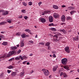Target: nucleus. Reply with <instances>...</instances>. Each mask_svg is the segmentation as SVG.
<instances>
[{
	"label": "nucleus",
	"instance_id": "1",
	"mask_svg": "<svg viewBox=\"0 0 79 79\" xmlns=\"http://www.w3.org/2000/svg\"><path fill=\"white\" fill-rule=\"evenodd\" d=\"M67 61L68 60L66 58L63 59L61 60V63L62 64H64V65L67 64Z\"/></svg>",
	"mask_w": 79,
	"mask_h": 79
},
{
	"label": "nucleus",
	"instance_id": "2",
	"mask_svg": "<svg viewBox=\"0 0 79 79\" xmlns=\"http://www.w3.org/2000/svg\"><path fill=\"white\" fill-rule=\"evenodd\" d=\"M15 51H12L8 53V55H7V57H9L10 56H11V55H13L14 53H15Z\"/></svg>",
	"mask_w": 79,
	"mask_h": 79
},
{
	"label": "nucleus",
	"instance_id": "3",
	"mask_svg": "<svg viewBox=\"0 0 79 79\" xmlns=\"http://www.w3.org/2000/svg\"><path fill=\"white\" fill-rule=\"evenodd\" d=\"M43 72L44 73V74L45 76H48L49 73L48 70L47 69H45L44 70V71H43Z\"/></svg>",
	"mask_w": 79,
	"mask_h": 79
},
{
	"label": "nucleus",
	"instance_id": "4",
	"mask_svg": "<svg viewBox=\"0 0 79 79\" xmlns=\"http://www.w3.org/2000/svg\"><path fill=\"white\" fill-rule=\"evenodd\" d=\"M64 50L65 52H67V53H69L70 52V50H69V47H66L64 48Z\"/></svg>",
	"mask_w": 79,
	"mask_h": 79
},
{
	"label": "nucleus",
	"instance_id": "5",
	"mask_svg": "<svg viewBox=\"0 0 79 79\" xmlns=\"http://www.w3.org/2000/svg\"><path fill=\"white\" fill-rule=\"evenodd\" d=\"M58 65H56L55 66H54L53 67V68L52 69L53 71V72H55V71H56V69L58 68Z\"/></svg>",
	"mask_w": 79,
	"mask_h": 79
},
{
	"label": "nucleus",
	"instance_id": "6",
	"mask_svg": "<svg viewBox=\"0 0 79 79\" xmlns=\"http://www.w3.org/2000/svg\"><path fill=\"white\" fill-rule=\"evenodd\" d=\"M53 17L52 16H50L49 17V21L50 23H52L53 22Z\"/></svg>",
	"mask_w": 79,
	"mask_h": 79
},
{
	"label": "nucleus",
	"instance_id": "7",
	"mask_svg": "<svg viewBox=\"0 0 79 79\" xmlns=\"http://www.w3.org/2000/svg\"><path fill=\"white\" fill-rule=\"evenodd\" d=\"M53 16L55 18H59V15L58 14L55 13L53 15Z\"/></svg>",
	"mask_w": 79,
	"mask_h": 79
},
{
	"label": "nucleus",
	"instance_id": "8",
	"mask_svg": "<svg viewBox=\"0 0 79 79\" xmlns=\"http://www.w3.org/2000/svg\"><path fill=\"white\" fill-rule=\"evenodd\" d=\"M47 14H49V11H46L44 12H42V15H47Z\"/></svg>",
	"mask_w": 79,
	"mask_h": 79
},
{
	"label": "nucleus",
	"instance_id": "9",
	"mask_svg": "<svg viewBox=\"0 0 79 79\" xmlns=\"http://www.w3.org/2000/svg\"><path fill=\"white\" fill-rule=\"evenodd\" d=\"M9 13L8 11H5L2 13V15H4V16L7 15H8Z\"/></svg>",
	"mask_w": 79,
	"mask_h": 79
},
{
	"label": "nucleus",
	"instance_id": "10",
	"mask_svg": "<svg viewBox=\"0 0 79 79\" xmlns=\"http://www.w3.org/2000/svg\"><path fill=\"white\" fill-rule=\"evenodd\" d=\"M40 22L43 23H45V21H46V20L45 19L41 18L40 19Z\"/></svg>",
	"mask_w": 79,
	"mask_h": 79
},
{
	"label": "nucleus",
	"instance_id": "11",
	"mask_svg": "<svg viewBox=\"0 0 79 79\" xmlns=\"http://www.w3.org/2000/svg\"><path fill=\"white\" fill-rule=\"evenodd\" d=\"M61 20L62 22H64L65 21V16L64 15H63L61 16Z\"/></svg>",
	"mask_w": 79,
	"mask_h": 79
},
{
	"label": "nucleus",
	"instance_id": "12",
	"mask_svg": "<svg viewBox=\"0 0 79 79\" xmlns=\"http://www.w3.org/2000/svg\"><path fill=\"white\" fill-rule=\"evenodd\" d=\"M11 75L13 77L16 76V72H12L11 73Z\"/></svg>",
	"mask_w": 79,
	"mask_h": 79
},
{
	"label": "nucleus",
	"instance_id": "13",
	"mask_svg": "<svg viewBox=\"0 0 79 79\" xmlns=\"http://www.w3.org/2000/svg\"><path fill=\"white\" fill-rule=\"evenodd\" d=\"M28 37L29 36V35H26V34L24 33L22 35H21V36L22 38H23V39H24V38H25L26 37Z\"/></svg>",
	"mask_w": 79,
	"mask_h": 79
},
{
	"label": "nucleus",
	"instance_id": "14",
	"mask_svg": "<svg viewBox=\"0 0 79 79\" xmlns=\"http://www.w3.org/2000/svg\"><path fill=\"white\" fill-rule=\"evenodd\" d=\"M64 68L65 69H66V70H69V66L68 65L64 66Z\"/></svg>",
	"mask_w": 79,
	"mask_h": 79
},
{
	"label": "nucleus",
	"instance_id": "15",
	"mask_svg": "<svg viewBox=\"0 0 79 79\" xmlns=\"http://www.w3.org/2000/svg\"><path fill=\"white\" fill-rule=\"evenodd\" d=\"M53 6L54 9H58V6L56 5H53Z\"/></svg>",
	"mask_w": 79,
	"mask_h": 79
},
{
	"label": "nucleus",
	"instance_id": "16",
	"mask_svg": "<svg viewBox=\"0 0 79 79\" xmlns=\"http://www.w3.org/2000/svg\"><path fill=\"white\" fill-rule=\"evenodd\" d=\"M75 13H76V11L75 10H72L70 12V14L71 15H73Z\"/></svg>",
	"mask_w": 79,
	"mask_h": 79
},
{
	"label": "nucleus",
	"instance_id": "17",
	"mask_svg": "<svg viewBox=\"0 0 79 79\" xmlns=\"http://www.w3.org/2000/svg\"><path fill=\"white\" fill-rule=\"evenodd\" d=\"M13 66H12L11 65H10V66L7 67V68H8V69H13Z\"/></svg>",
	"mask_w": 79,
	"mask_h": 79
},
{
	"label": "nucleus",
	"instance_id": "18",
	"mask_svg": "<svg viewBox=\"0 0 79 79\" xmlns=\"http://www.w3.org/2000/svg\"><path fill=\"white\" fill-rule=\"evenodd\" d=\"M11 48L12 50H16V49H17V47H16V46H12L11 47Z\"/></svg>",
	"mask_w": 79,
	"mask_h": 79
},
{
	"label": "nucleus",
	"instance_id": "19",
	"mask_svg": "<svg viewBox=\"0 0 79 79\" xmlns=\"http://www.w3.org/2000/svg\"><path fill=\"white\" fill-rule=\"evenodd\" d=\"M7 44H8V43L7 42H4L2 44L3 45H7Z\"/></svg>",
	"mask_w": 79,
	"mask_h": 79
},
{
	"label": "nucleus",
	"instance_id": "20",
	"mask_svg": "<svg viewBox=\"0 0 79 79\" xmlns=\"http://www.w3.org/2000/svg\"><path fill=\"white\" fill-rule=\"evenodd\" d=\"M60 32H62L63 33H64V34H65V33H66V31H65V30L64 29L60 30Z\"/></svg>",
	"mask_w": 79,
	"mask_h": 79
},
{
	"label": "nucleus",
	"instance_id": "21",
	"mask_svg": "<svg viewBox=\"0 0 79 79\" xmlns=\"http://www.w3.org/2000/svg\"><path fill=\"white\" fill-rule=\"evenodd\" d=\"M0 38H2L4 39H5V36L3 35L0 34Z\"/></svg>",
	"mask_w": 79,
	"mask_h": 79
},
{
	"label": "nucleus",
	"instance_id": "22",
	"mask_svg": "<svg viewBox=\"0 0 79 79\" xmlns=\"http://www.w3.org/2000/svg\"><path fill=\"white\" fill-rule=\"evenodd\" d=\"M6 24V23L5 22H2L0 23V25L2 26V25H4V24Z\"/></svg>",
	"mask_w": 79,
	"mask_h": 79
},
{
	"label": "nucleus",
	"instance_id": "23",
	"mask_svg": "<svg viewBox=\"0 0 79 79\" xmlns=\"http://www.w3.org/2000/svg\"><path fill=\"white\" fill-rule=\"evenodd\" d=\"M24 72L22 71L20 73V76H24Z\"/></svg>",
	"mask_w": 79,
	"mask_h": 79
},
{
	"label": "nucleus",
	"instance_id": "24",
	"mask_svg": "<svg viewBox=\"0 0 79 79\" xmlns=\"http://www.w3.org/2000/svg\"><path fill=\"white\" fill-rule=\"evenodd\" d=\"M46 46L47 47H48L50 46V43L49 42H47L45 44Z\"/></svg>",
	"mask_w": 79,
	"mask_h": 79
},
{
	"label": "nucleus",
	"instance_id": "25",
	"mask_svg": "<svg viewBox=\"0 0 79 79\" xmlns=\"http://www.w3.org/2000/svg\"><path fill=\"white\" fill-rule=\"evenodd\" d=\"M64 77H68V75L65 73H64L63 74Z\"/></svg>",
	"mask_w": 79,
	"mask_h": 79
},
{
	"label": "nucleus",
	"instance_id": "26",
	"mask_svg": "<svg viewBox=\"0 0 79 79\" xmlns=\"http://www.w3.org/2000/svg\"><path fill=\"white\" fill-rule=\"evenodd\" d=\"M68 8H70V10H74V7L70 6L68 7Z\"/></svg>",
	"mask_w": 79,
	"mask_h": 79
},
{
	"label": "nucleus",
	"instance_id": "27",
	"mask_svg": "<svg viewBox=\"0 0 79 79\" xmlns=\"http://www.w3.org/2000/svg\"><path fill=\"white\" fill-rule=\"evenodd\" d=\"M25 32H28L29 33L30 32V31H30L29 29H26L25 30Z\"/></svg>",
	"mask_w": 79,
	"mask_h": 79
},
{
	"label": "nucleus",
	"instance_id": "28",
	"mask_svg": "<svg viewBox=\"0 0 79 79\" xmlns=\"http://www.w3.org/2000/svg\"><path fill=\"white\" fill-rule=\"evenodd\" d=\"M15 60H20V58L18 56L16 57L15 58Z\"/></svg>",
	"mask_w": 79,
	"mask_h": 79
},
{
	"label": "nucleus",
	"instance_id": "29",
	"mask_svg": "<svg viewBox=\"0 0 79 79\" xmlns=\"http://www.w3.org/2000/svg\"><path fill=\"white\" fill-rule=\"evenodd\" d=\"M16 35H17V36H19V35H21V32H19L17 33Z\"/></svg>",
	"mask_w": 79,
	"mask_h": 79
},
{
	"label": "nucleus",
	"instance_id": "30",
	"mask_svg": "<svg viewBox=\"0 0 79 79\" xmlns=\"http://www.w3.org/2000/svg\"><path fill=\"white\" fill-rule=\"evenodd\" d=\"M56 34H57V35H61V33H59V32H56Z\"/></svg>",
	"mask_w": 79,
	"mask_h": 79
},
{
	"label": "nucleus",
	"instance_id": "31",
	"mask_svg": "<svg viewBox=\"0 0 79 79\" xmlns=\"http://www.w3.org/2000/svg\"><path fill=\"white\" fill-rule=\"evenodd\" d=\"M67 20H69V19L71 20V19H72V18H71V17L69 16L67 18Z\"/></svg>",
	"mask_w": 79,
	"mask_h": 79
},
{
	"label": "nucleus",
	"instance_id": "32",
	"mask_svg": "<svg viewBox=\"0 0 79 79\" xmlns=\"http://www.w3.org/2000/svg\"><path fill=\"white\" fill-rule=\"evenodd\" d=\"M15 60V59L13 58H12L9 60V62H10V61H13V60Z\"/></svg>",
	"mask_w": 79,
	"mask_h": 79
},
{
	"label": "nucleus",
	"instance_id": "33",
	"mask_svg": "<svg viewBox=\"0 0 79 79\" xmlns=\"http://www.w3.org/2000/svg\"><path fill=\"white\" fill-rule=\"evenodd\" d=\"M39 44L42 45H44L45 44L44 42H41Z\"/></svg>",
	"mask_w": 79,
	"mask_h": 79
},
{
	"label": "nucleus",
	"instance_id": "34",
	"mask_svg": "<svg viewBox=\"0 0 79 79\" xmlns=\"http://www.w3.org/2000/svg\"><path fill=\"white\" fill-rule=\"evenodd\" d=\"M52 31H56V29L54 28H52Z\"/></svg>",
	"mask_w": 79,
	"mask_h": 79
},
{
	"label": "nucleus",
	"instance_id": "35",
	"mask_svg": "<svg viewBox=\"0 0 79 79\" xmlns=\"http://www.w3.org/2000/svg\"><path fill=\"white\" fill-rule=\"evenodd\" d=\"M54 37H55L56 38V39H58V35H55L53 36Z\"/></svg>",
	"mask_w": 79,
	"mask_h": 79
},
{
	"label": "nucleus",
	"instance_id": "36",
	"mask_svg": "<svg viewBox=\"0 0 79 79\" xmlns=\"http://www.w3.org/2000/svg\"><path fill=\"white\" fill-rule=\"evenodd\" d=\"M19 58H20L22 60H24V58H23V56L22 57L21 56H20Z\"/></svg>",
	"mask_w": 79,
	"mask_h": 79
},
{
	"label": "nucleus",
	"instance_id": "37",
	"mask_svg": "<svg viewBox=\"0 0 79 79\" xmlns=\"http://www.w3.org/2000/svg\"><path fill=\"white\" fill-rule=\"evenodd\" d=\"M21 12H22V13H25V12H26V10H21Z\"/></svg>",
	"mask_w": 79,
	"mask_h": 79
},
{
	"label": "nucleus",
	"instance_id": "38",
	"mask_svg": "<svg viewBox=\"0 0 79 79\" xmlns=\"http://www.w3.org/2000/svg\"><path fill=\"white\" fill-rule=\"evenodd\" d=\"M48 26H54V25L53 23H51L49 24Z\"/></svg>",
	"mask_w": 79,
	"mask_h": 79
},
{
	"label": "nucleus",
	"instance_id": "39",
	"mask_svg": "<svg viewBox=\"0 0 79 79\" xmlns=\"http://www.w3.org/2000/svg\"><path fill=\"white\" fill-rule=\"evenodd\" d=\"M23 58L24 59H25V60H26V59H27V57H26L25 56H23Z\"/></svg>",
	"mask_w": 79,
	"mask_h": 79
},
{
	"label": "nucleus",
	"instance_id": "40",
	"mask_svg": "<svg viewBox=\"0 0 79 79\" xmlns=\"http://www.w3.org/2000/svg\"><path fill=\"white\" fill-rule=\"evenodd\" d=\"M7 22H8L9 24H11V21L10 20L8 19L7 20Z\"/></svg>",
	"mask_w": 79,
	"mask_h": 79
},
{
	"label": "nucleus",
	"instance_id": "41",
	"mask_svg": "<svg viewBox=\"0 0 79 79\" xmlns=\"http://www.w3.org/2000/svg\"><path fill=\"white\" fill-rule=\"evenodd\" d=\"M28 5H30V6L32 5V2H29L28 3Z\"/></svg>",
	"mask_w": 79,
	"mask_h": 79
},
{
	"label": "nucleus",
	"instance_id": "42",
	"mask_svg": "<svg viewBox=\"0 0 79 79\" xmlns=\"http://www.w3.org/2000/svg\"><path fill=\"white\" fill-rule=\"evenodd\" d=\"M23 5L24 6H27V4H26V3L24 2H23Z\"/></svg>",
	"mask_w": 79,
	"mask_h": 79
},
{
	"label": "nucleus",
	"instance_id": "43",
	"mask_svg": "<svg viewBox=\"0 0 79 79\" xmlns=\"http://www.w3.org/2000/svg\"><path fill=\"white\" fill-rule=\"evenodd\" d=\"M73 39L74 41H76L77 40L76 39V37H73Z\"/></svg>",
	"mask_w": 79,
	"mask_h": 79
},
{
	"label": "nucleus",
	"instance_id": "44",
	"mask_svg": "<svg viewBox=\"0 0 79 79\" xmlns=\"http://www.w3.org/2000/svg\"><path fill=\"white\" fill-rule=\"evenodd\" d=\"M54 41L55 42H57V41H58V38H56V39H54Z\"/></svg>",
	"mask_w": 79,
	"mask_h": 79
},
{
	"label": "nucleus",
	"instance_id": "45",
	"mask_svg": "<svg viewBox=\"0 0 79 79\" xmlns=\"http://www.w3.org/2000/svg\"><path fill=\"white\" fill-rule=\"evenodd\" d=\"M18 18H19V19L23 18V16H22V15H20V16H19Z\"/></svg>",
	"mask_w": 79,
	"mask_h": 79
},
{
	"label": "nucleus",
	"instance_id": "46",
	"mask_svg": "<svg viewBox=\"0 0 79 79\" xmlns=\"http://www.w3.org/2000/svg\"><path fill=\"white\" fill-rule=\"evenodd\" d=\"M21 47H23L24 46V43H21Z\"/></svg>",
	"mask_w": 79,
	"mask_h": 79
},
{
	"label": "nucleus",
	"instance_id": "47",
	"mask_svg": "<svg viewBox=\"0 0 79 79\" xmlns=\"http://www.w3.org/2000/svg\"><path fill=\"white\" fill-rule=\"evenodd\" d=\"M64 73H63V72H61L60 73V76H62V75H63V74Z\"/></svg>",
	"mask_w": 79,
	"mask_h": 79
},
{
	"label": "nucleus",
	"instance_id": "48",
	"mask_svg": "<svg viewBox=\"0 0 79 79\" xmlns=\"http://www.w3.org/2000/svg\"><path fill=\"white\" fill-rule=\"evenodd\" d=\"M24 18L25 19H27V18H28V17H27V16H24Z\"/></svg>",
	"mask_w": 79,
	"mask_h": 79
},
{
	"label": "nucleus",
	"instance_id": "49",
	"mask_svg": "<svg viewBox=\"0 0 79 79\" xmlns=\"http://www.w3.org/2000/svg\"><path fill=\"white\" fill-rule=\"evenodd\" d=\"M21 52V51L20 50H19L18 51V52L17 53L18 54H19V53H20Z\"/></svg>",
	"mask_w": 79,
	"mask_h": 79
},
{
	"label": "nucleus",
	"instance_id": "50",
	"mask_svg": "<svg viewBox=\"0 0 79 79\" xmlns=\"http://www.w3.org/2000/svg\"><path fill=\"white\" fill-rule=\"evenodd\" d=\"M76 39H77V40H78L79 39V36H76Z\"/></svg>",
	"mask_w": 79,
	"mask_h": 79
},
{
	"label": "nucleus",
	"instance_id": "51",
	"mask_svg": "<svg viewBox=\"0 0 79 79\" xmlns=\"http://www.w3.org/2000/svg\"><path fill=\"white\" fill-rule=\"evenodd\" d=\"M29 42H30V43H31V44H33V43H34V42L32 40L29 41Z\"/></svg>",
	"mask_w": 79,
	"mask_h": 79
},
{
	"label": "nucleus",
	"instance_id": "52",
	"mask_svg": "<svg viewBox=\"0 0 79 79\" xmlns=\"http://www.w3.org/2000/svg\"><path fill=\"white\" fill-rule=\"evenodd\" d=\"M4 11V10H0V13L1 12H2V13L3 12V13Z\"/></svg>",
	"mask_w": 79,
	"mask_h": 79
},
{
	"label": "nucleus",
	"instance_id": "53",
	"mask_svg": "<svg viewBox=\"0 0 79 79\" xmlns=\"http://www.w3.org/2000/svg\"><path fill=\"white\" fill-rule=\"evenodd\" d=\"M48 50H51V47L49 46H48Z\"/></svg>",
	"mask_w": 79,
	"mask_h": 79
},
{
	"label": "nucleus",
	"instance_id": "54",
	"mask_svg": "<svg viewBox=\"0 0 79 79\" xmlns=\"http://www.w3.org/2000/svg\"><path fill=\"white\" fill-rule=\"evenodd\" d=\"M53 57H54V58H56V55H55V54H54L53 55H52Z\"/></svg>",
	"mask_w": 79,
	"mask_h": 79
},
{
	"label": "nucleus",
	"instance_id": "55",
	"mask_svg": "<svg viewBox=\"0 0 79 79\" xmlns=\"http://www.w3.org/2000/svg\"><path fill=\"white\" fill-rule=\"evenodd\" d=\"M11 72V71L10 70H7V73H10Z\"/></svg>",
	"mask_w": 79,
	"mask_h": 79
},
{
	"label": "nucleus",
	"instance_id": "56",
	"mask_svg": "<svg viewBox=\"0 0 79 79\" xmlns=\"http://www.w3.org/2000/svg\"><path fill=\"white\" fill-rule=\"evenodd\" d=\"M38 4H39V6H40V5H41V4H42V2H39V3Z\"/></svg>",
	"mask_w": 79,
	"mask_h": 79
},
{
	"label": "nucleus",
	"instance_id": "57",
	"mask_svg": "<svg viewBox=\"0 0 79 79\" xmlns=\"http://www.w3.org/2000/svg\"><path fill=\"white\" fill-rule=\"evenodd\" d=\"M9 28H10V29H13V26H11V27H9Z\"/></svg>",
	"mask_w": 79,
	"mask_h": 79
},
{
	"label": "nucleus",
	"instance_id": "58",
	"mask_svg": "<svg viewBox=\"0 0 79 79\" xmlns=\"http://www.w3.org/2000/svg\"><path fill=\"white\" fill-rule=\"evenodd\" d=\"M2 58H3V57H0V61H2Z\"/></svg>",
	"mask_w": 79,
	"mask_h": 79
},
{
	"label": "nucleus",
	"instance_id": "59",
	"mask_svg": "<svg viewBox=\"0 0 79 79\" xmlns=\"http://www.w3.org/2000/svg\"><path fill=\"white\" fill-rule=\"evenodd\" d=\"M62 8H65V7H66V6H65V5H62Z\"/></svg>",
	"mask_w": 79,
	"mask_h": 79
},
{
	"label": "nucleus",
	"instance_id": "60",
	"mask_svg": "<svg viewBox=\"0 0 79 79\" xmlns=\"http://www.w3.org/2000/svg\"><path fill=\"white\" fill-rule=\"evenodd\" d=\"M34 72V71L33 70H32L30 72V73H32Z\"/></svg>",
	"mask_w": 79,
	"mask_h": 79
},
{
	"label": "nucleus",
	"instance_id": "61",
	"mask_svg": "<svg viewBox=\"0 0 79 79\" xmlns=\"http://www.w3.org/2000/svg\"><path fill=\"white\" fill-rule=\"evenodd\" d=\"M26 63V61H25L23 62V64H25Z\"/></svg>",
	"mask_w": 79,
	"mask_h": 79
},
{
	"label": "nucleus",
	"instance_id": "62",
	"mask_svg": "<svg viewBox=\"0 0 79 79\" xmlns=\"http://www.w3.org/2000/svg\"><path fill=\"white\" fill-rule=\"evenodd\" d=\"M1 33V34H4V33H5V31H2Z\"/></svg>",
	"mask_w": 79,
	"mask_h": 79
},
{
	"label": "nucleus",
	"instance_id": "63",
	"mask_svg": "<svg viewBox=\"0 0 79 79\" xmlns=\"http://www.w3.org/2000/svg\"><path fill=\"white\" fill-rule=\"evenodd\" d=\"M29 62H28L27 63V65H29Z\"/></svg>",
	"mask_w": 79,
	"mask_h": 79
},
{
	"label": "nucleus",
	"instance_id": "64",
	"mask_svg": "<svg viewBox=\"0 0 79 79\" xmlns=\"http://www.w3.org/2000/svg\"><path fill=\"white\" fill-rule=\"evenodd\" d=\"M17 47H19V44L17 45Z\"/></svg>",
	"mask_w": 79,
	"mask_h": 79
}]
</instances>
